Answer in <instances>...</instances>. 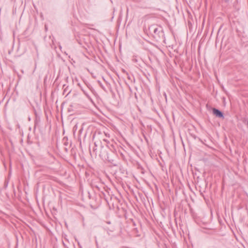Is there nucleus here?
Instances as JSON below:
<instances>
[{
	"label": "nucleus",
	"instance_id": "obj_1",
	"mask_svg": "<svg viewBox=\"0 0 248 248\" xmlns=\"http://www.w3.org/2000/svg\"><path fill=\"white\" fill-rule=\"evenodd\" d=\"M102 158L106 162L110 163L111 166H117L118 164L116 156H104Z\"/></svg>",
	"mask_w": 248,
	"mask_h": 248
},
{
	"label": "nucleus",
	"instance_id": "obj_2",
	"mask_svg": "<svg viewBox=\"0 0 248 248\" xmlns=\"http://www.w3.org/2000/svg\"><path fill=\"white\" fill-rule=\"evenodd\" d=\"M213 112L214 114L216 116L219 117V118L223 117L222 113L219 110H218L216 108H213Z\"/></svg>",
	"mask_w": 248,
	"mask_h": 248
}]
</instances>
